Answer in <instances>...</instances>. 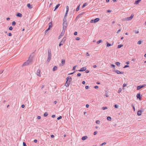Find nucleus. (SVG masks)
Segmentation results:
<instances>
[{
	"mask_svg": "<svg viewBox=\"0 0 146 146\" xmlns=\"http://www.w3.org/2000/svg\"><path fill=\"white\" fill-rule=\"evenodd\" d=\"M34 56V55L33 54L31 55L29 57V60L23 64L22 66H27L32 63L33 62L32 58Z\"/></svg>",
	"mask_w": 146,
	"mask_h": 146,
	"instance_id": "obj_1",
	"label": "nucleus"
},
{
	"mask_svg": "<svg viewBox=\"0 0 146 146\" xmlns=\"http://www.w3.org/2000/svg\"><path fill=\"white\" fill-rule=\"evenodd\" d=\"M34 56V55L33 54L31 55L29 57V60L23 64L22 66H27L32 63L33 62L32 58Z\"/></svg>",
	"mask_w": 146,
	"mask_h": 146,
	"instance_id": "obj_2",
	"label": "nucleus"
},
{
	"mask_svg": "<svg viewBox=\"0 0 146 146\" xmlns=\"http://www.w3.org/2000/svg\"><path fill=\"white\" fill-rule=\"evenodd\" d=\"M63 29L62 32V34L64 33L66 29L67 26V21L66 19H63Z\"/></svg>",
	"mask_w": 146,
	"mask_h": 146,
	"instance_id": "obj_3",
	"label": "nucleus"
},
{
	"mask_svg": "<svg viewBox=\"0 0 146 146\" xmlns=\"http://www.w3.org/2000/svg\"><path fill=\"white\" fill-rule=\"evenodd\" d=\"M48 56L47 61L48 62H49L51 59L52 56L51 51L50 50H48Z\"/></svg>",
	"mask_w": 146,
	"mask_h": 146,
	"instance_id": "obj_4",
	"label": "nucleus"
},
{
	"mask_svg": "<svg viewBox=\"0 0 146 146\" xmlns=\"http://www.w3.org/2000/svg\"><path fill=\"white\" fill-rule=\"evenodd\" d=\"M134 15L133 14H131V16L129 17H127L126 18V19L127 21L131 20L133 17Z\"/></svg>",
	"mask_w": 146,
	"mask_h": 146,
	"instance_id": "obj_5",
	"label": "nucleus"
},
{
	"mask_svg": "<svg viewBox=\"0 0 146 146\" xmlns=\"http://www.w3.org/2000/svg\"><path fill=\"white\" fill-rule=\"evenodd\" d=\"M40 69H38L37 70V71L36 72V74L38 76L40 77L41 76L40 75Z\"/></svg>",
	"mask_w": 146,
	"mask_h": 146,
	"instance_id": "obj_6",
	"label": "nucleus"
},
{
	"mask_svg": "<svg viewBox=\"0 0 146 146\" xmlns=\"http://www.w3.org/2000/svg\"><path fill=\"white\" fill-rule=\"evenodd\" d=\"M145 86H146L145 84H143L142 85H140V86H137V90H139L142 88L143 87H145Z\"/></svg>",
	"mask_w": 146,
	"mask_h": 146,
	"instance_id": "obj_7",
	"label": "nucleus"
},
{
	"mask_svg": "<svg viewBox=\"0 0 146 146\" xmlns=\"http://www.w3.org/2000/svg\"><path fill=\"white\" fill-rule=\"evenodd\" d=\"M86 67H84L81 68L80 70H78V71H83L86 70Z\"/></svg>",
	"mask_w": 146,
	"mask_h": 146,
	"instance_id": "obj_8",
	"label": "nucleus"
},
{
	"mask_svg": "<svg viewBox=\"0 0 146 146\" xmlns=\"http://www.w3.org/2000/svg\"><path fill=\"white\" fill-rule=\"evenodd\" d=\"M114 72H115L117 74H123L124 73L123 72H120L118 70H114Z\"/></svg>",
	"mask_w": 146,
	"mask_h": 146,
	"instance_id": "obj_9",
	"label": "nucleus"
},
{
	"mask_svg": "<svg viewBox=\"0 0 146 146\" xmlns=\"http://www.w3.org/2000/svg\"><path fill=\"white\" fill-rule=\"evenodd\" d=\"M143 111L142 110H139L138 111L137 113V115L138 116H140L141 115V113L143 112Z\"/></svg>",
	"mask_w": 146,
	"mask_h": 146,
	"instance_id": "obj_10",
	"label": "nucleus"
},
{
	"mask_svg": "<svg viewBox=\"0 0 146 146\" xmlns=\"http://www.w3.org/2000/svg\"><path fill=\"white\" fill-rule=\"evenodd\" d=\"M70 84V82L68 81H66V83L65 84V86L67 87L69 86V85Z\"/></svg>",
	"mask_w": 146,
	"mask_h": 146,
	"instance_id": "obj_11",
	"label": "nucleus"
},
{
	"mask_svg": "<svg viewBox=\"0 0 146 146\" xmlns=\"http://www.w3.org/2000/svg\"><path fill=\"white\" fill-rule=\"evenodd\" d=\"M27 6L29 9H31L32 8V5H31L29 3L27 5Z\"/></svg>",
	"mask_w": 146,
	"mask_h": 146,
	"instance_id": "obj_12",
	"label": "nucleus"
},
{
	"mask_svg": "<svg viewBox=\"0 0 146 146\" xmlns=\"http://www.w3.org/2000/svg\"><path fill=\"white\" fill-rule=\"evenodd\" d=\"M88 138L87 136H84L82 137V140H85Z\"/></svg>",
	"mask_w": 146,
	"mask_h": 146,
	"instance_id": "obj_13",
	"label": "nucleus"
},
{
	"mask_svg": "<svg viewBox=\"0 0 146 146\" xmlns=\"http://www.w3.org/2000/svg\"><path fill=\"white\" fill-rule=\"evenodd\" d=\"M65 60L62 59L61 60V63L62 64V66H63L64 65V64L65 63Z\"/></svg>",
	"mask_w": 146,
	"mask_h": 146,
	"instance_id": "obj_14",
	"label": "nucleus"
},
{
	"mask_svg": "<svg viewBox=\"0 0 146 146\" xmlns=\"http://www.w3.org/2000/svg\"><path fill=\"white\" fill-rule=\"evenodd\" d=\"M100 20V19L98 18H96L94 19V23H96L97 22H98Z\"/></svg>",
	"mask_w": 146,
	"mask_h": 146,
	"instance_id": "obj_15",
	"label": "nucleus"
},
{
	"mask_svg": "<svg viewBox=\"0 0 146 146\" xmlns=\"http://www.w3.org/2000/svg\"><path fill=\"white\" fill-rule=\"evenodd\" d=\"M136 96H137V98L139 99L140 100H141L140 94H139V93L137 94V95Z\"/></svg>",
	"mask_w": 146,
	"mask_h": 146,
	"instance_id": "obj_16",
	"label": "nucleus"
},
{
	"mask_svg": "<svg viewBox=\"0 0 146 146\" xmlns=\"http://www.w3.org/2000/svg\"><path fill=\"white\" fill-rule=\"evenodd\" d=\"M16 16L18 17H21L22 15L21 14L19 13L16 15Z\"/></svg>",
	"mask_w": 146,
	"mask_h": 146,
	"instance_id": "obj_17",
	"label": "nucleus"
},
{
	"mask_svg": "<svg viewBox=\"0 0 146 146\" xmlns=\"http://www.w3.org/2000/svg\"><path fill=\"white\" fill-rule=\"evenodd\" d=\"M57 68L56 66H54L52 70L53 71L56 70H57Z\"/></svg>",
	"mask_w": 146,
	"mask_h": 146,
	"instance_id": "obj_18",
	"label": "nucleus"
},
{
	"mask_svg": "<svg viewBox=\"0 0 146 146\" xmlns=\"http://www.w3.org/2000/svg\"><path fill=\"white\" fill-rule=\"evenodd\" d=\"M60 5V4H58L57 5L55 8L54 9V11H55L56 9L58 7H59V6Z\"/></svg>",
	"mask_w": 146,
	"mask_h": 146,
	"instance_id": "obj_19",
	"label": "nucleus"
},
{
	"mask_svg": "<svg viewBox=\"0 0 146 146\" xmlns=\"http://www.w3.org/2000/svg\"><path fill=\"white\" fill-rule=\"evenodd\" d=\"M141 1V0H137V1H136L135 2V4H138Z\"/></svg>",
	"mask_w": 146,
	"mask_h": 146,
	"instance_id": "obj_20",
	"label": "nucleus"
},
{
	"mask_svg": "<svg viewBox=\"0 0 146 146\" xmlns=\"http://www.w3.org/2000/svg\"><path fill=\"white\" fill-rule=\"evenodd\" d=\"M66 40V38L65 37L63 38L62 39V40L61 41V42H62L63 43H64L65 41Z\"/></svg>",
	"mask_w": 146,
	"mask_h": 146,
	"instance_id": "obj_21",
	"label": "nucleus"
},
{
	"mask_svg": "<svg viewBox=\"0 0 146 146\" xmlns=\"http://www.w3.org/2000/svg\"><path fill=\"white\" fill-rule=\"evenodd\" d=\"M111 45H112L111 44H110L108 42H107V47L110 46H111Z\"/></svg>",
	"mask_w": 146,
	"mask_h": 146,
	"instance_id": "obj_22",
	"label": "nucleus"
},
{
	"mask_svg": "<svg viewBox=\"0 0 146 146\" xmlns=\"http://www.w3.org/2000/svg\"><path fill=\"white\" fill-rule=\"evenodd\" d=\"M107 119L108 120L110 121H111V117L109 116L107 117Z\"/></svg>",
	"mask_w": 146,
	"mask_h": 146,
	"instance_id": "obj_23",
	"label": "nucleus"
},
{
	"mask_svg": "<svg viewBox=\"0 0 146 146\" xmlns=\"http://www.w3.org/2000/svg\"><path fill=\"white\" fill-rule=\"evenodd\" d=\"M64 33H63L62 34V33H61V34L58 37L59 39L60 38H61V37H62V36H63V35Z\"/></svg>",
	"mask_w": 146,
	"mask_h": 146,
	"instance_id": "obj_24",
	"label": "nucleus"
},
{
	"mask_svg": "<svg viewBox=\"0 0 146 146\" xmlns=\"http://www.w3.org/2000/svg\"><path fill=\"white\" fill-rule=\"evenodd\" d=\"M123 46V45L122 44H119V45L118 46V48H121V47Z\"/></svg>",
	"mask_w": 146,
	"mask_h": 146,
	"instance_id": "obj_25",
	"label": "nucleus"
},
{
	"mask_svg": "<svg viewBox=\"0 0 146 146\" xmlns=\"http://www.w3.org/2000/svg\"><path fill=\"white\" fill-rule=\"evenodd\" d=\"M48 115V113L47 112H46L44 114V117H46Z\"/></svg>",
	"mask_w": 146,
	"mask_h": 146,
	"instance_id": "obj_26",
	"label": "nucleus"
},
{
	"mask_svg": "<svg viewBox=\"0 0 146 146\" xmlns=\"http://www.w3.org/2000/svg\"><path fill=\"white\" fill-rule=\"evenodd\" d=\"M115 64L117 66H119V65L120 64V63L119 62H116Z\"/></svg>",
	"mask_w": 146,
	"mask_h": 146,
	"instance_id": "obj_27",
	"label": "nucleus"
},
{
	"mask_svg": "<svg viewBox=\"0 0 146 146\" xmlns=\"http://www.w3.org/2000/svg\"><path fill=\"white\" fill-rule=\"evenodd\" d=\"M102 42V40H100L97 42V43L98 44H99V43H101Z\"/></svg>",
	"mask_w": 146,
	"mask_h": 146,
	"instance_id": "obj_28",
	"label": "nucleus"
},
{
	"mask_svg": "<svg viewBox=\"0 0 146 146\" xmlns=\"http://www.w3.org/2000/svg\"><path fill=\"white\" fill-rule=\"evenodd\" d=\"M68 11H66V13L64 16V19H65L66 17L67 16V15L68 13Z\"/></svg>",
	"mask_w": 146,
	"mask_h": 146,
	"instance_id": "obj_29",
	"label": "nucleus"
},
{
	"mask_svg": "<svg viewBox=\"0 0 146 146\" xmlns=\"http://www.w3.org/2000/svg\"><path fill=\"white\" fill-rule=\"evenodd\" d=\"M87 5V4L86 3H84L82 6V8H83L85 6Z\"/></svg>",
	"mask_w": 146,
	"mask_h": 146,
	"instance_id": "obj_30",
	"label": "nucleus"
},
{
	"mask_svg": "<svg viewBox=\"0 0 146 146\" xmlns=\"http://www.w3.org/2000/svg\"><path fill=\"white\" fill-rule=\"evenodd\" d=\"M108 108L107 107H103L102 108V109L103 110H105L106 109H107Z\"/></svg>",
	"mask_w": 146,
	"mask_h": 146,
	"instance_id": "obj_31",
	"label": "nucleus"
},
{
	"mask_svg": "<svg viewBox=\"0 0 146 146\" xmlns=\"http://www.w3.org/2000/svg\"><path fill=\"white\" fill-rule=\"evenodd\" d=\"M13 25L14 26L16 25V22L15 21H13L12 23Z\"/></svg>",
	"mask_w": 146,
	"mask_h": 146,
	"instance_id": "obj_32",
	"label": "nucleus"
},
{
	"mask_svg": "<svg viewBox=\"0 0 146 146\" xmlns=\"http://www.w3.org/2000/svg\"><path fill=\"white\" fill-rule=\"evenodd\" d=\"M80 5H79L77 8L76 9V11H78L79 10V8H80Z\"/></svg>",
	"mask_w": 146,
	"mask_h": 146,
	"instance_id": "obj_33",
	"label": "nucleus"
},
{
	"mask_svg": "<svg viewBox=\"0 0 146 146\" xmlns=\"http://www.w3.org/2000/svg\"><path fill=\"white\" fill-rule=\"evenodd\" d=\"M72 80V78L70 77H69V80H68V82H70Z\"/></svg>",
	"mask_w": 146,
	"mask_h": 146,
	"instance_id": "obj_34",
	"label": "nucleus"
},
{
	"mask_svg": "<svg viewBox=\"0 0 146 146\" xmlns=\"http://www.w3.org/2000/svg\"><path fill=\"white\" fill-rule=\"evenodd\" d=\"M121 88H119V89L118 92V93H120L121 92Z\"/></svg>",
	"mask_w": 146,
	"mask_h": 146,
	"instance_id": "obj_35",
	"label": "nucleus"
},
{
	"mask_svg": "<svg viewBox=\"0 0 146 146\" xmlns=\"http://www.w3.org/2000/svg\"><path fill=\"white\" fill-rule=\"evenodd\" d=\"M106 144V142H104L103 143H102V144H101L100 145V146H103V145H105Z\"/></svg>",
	"mask_w": 146,
	"mask_h": 146,
	"instance_id": "obj_36",
	"label": "nucleus"
},
{
	"mask_svg": "<svg viewBox=\"0 0 146 146\" xmlns=\"http://www.w3.org/2000/svg\"><path fill=\"white\" fill-rule=\"evenodd\" d=\"M96 123L97 124H99L100 123V121L98 120L96 121Z\"/></svg>",
	"mask_w": 146,
	"mask_h": 146,
	"instance_id": "obj_37",
	"label": "nucleus"
},
{
	"mask_svg": "<svg viewBox=\"0 0 146 146\" xmlns=\"http://www.w3.org/2000/svg\"><path fill=\"white\" fill-rule=\"evenodd\" d=\"M141 41L140 40L139 41L137 42V44H141Z\"/></svg>",
	"mask_w": 146,
	"mask_h": 146,
	"instance_id": "obj_38",
	"label": "nucleus"
},
{
	"mask_svg": "<svg viewBox=\"0 0 146 146\" xmlns=\"http://www.w3.org/2000/svg\"><path fill=\"white\" fill-rule=\"evenodd\" d=\"M64 43H63L62 42H61V41L60 42L59 44V46H60L61 45L63 44Z\"/></svg>",
	"mask_w": 146,
	"mask_h": 146,
	"instance_id": "obj_39",
	"label": "nucleus"
},
{
	"mask_svg": "<svg viewBox=\"0 0 146 146\" xmlns=\"http://www.w3.org/2000/svg\"><path fill=\"white\" fill-rule=\"evenodd\" d=\"M121 28L117 32V34L119 33L121 31Z\"/></svg>",
	"mask_w": 146,
	"mask_h": 146,
	"instance_id": "obj_40",
	"label": "nucleus"
},
{
	"mask_svg": "<svg viewBox=\"0 0 146 146\" xmlns=\"http://www.w3.org/2000/svg\"><path fill=\"white\" fill-rule=\"evenodd\" d=\"M131 106L132 107L134 111H135V109L134 106L133 105V104H131Z\"/></svg>",
	"mask_w": 146,
	"mask_h": 146,
	"instance_id": "obj_41",
	"label": "nucleus"
},
{
	"mask_svg": "<svg viewBox=\"0 0 146 146\" xmlns=\"http://www.w3.org/2000/svg\"><path fill=\"white\" fill-rule=\"evenodd\" d=\"M77 66H74L72 70H75L76 69V67Z\"/></svg>",
	"mask_w": 146,
	"mask_h": 146,
	"instance_id": "obj_42",
	"label": "nucleus"
},
{
	"mask_svg": "<svg viewBox=\"0 0 146 146\" xmlns=\"http://www.w3.org/2000/svg\"><path fill=\"white\" fill-rule=\"evenodd\" d=\"M23 146H27L26 145V143L25 142H23Z\"/></svg>",
	"mask_w": 146,
	"mask_h": 146,
	"instance_id": "obj_43",
	"label": "nucleus"
},
{
	"mask_svg": "<svg viewBox=\"0 0 146 146\" xmlns=\"http://www.w3.org/2000/svg\"><path fill=\"white\" fill-rule=\"evenodd\" d=\"M114 107L115 108H117L118 107V106L117 104H115L114 105Z\"/></svg>",
	"mask_w": 146,
	"mask_h": 146,
	"instance_id": "obj_44",
	"label": "nucleus"
},
{
	"mask_svg": "<svg viewBox=\"0 0 146 146\" xmlns=\"http://www.w3.org/2000/svg\"><path fill=\"white\" fill-rule=\"evenodd\" d=\"M62 118V117L61 116H60L58 117L57 118L58 120H59L60 119H61Z\"/></svg>",
	"mask_w": 146,
	"mask_h": 146,
	"instance_id": "obj_45",
	"label": "nucleus"
},
{
	"mask_svg": "<svg viewBox=\"0 0 146 146\" xmlns=\"http://www.w3.org/2000/svg\"><path fill=\"white\" fill-rule=\"evenodd\" d=\"M66 11H69V7L67 6L66 7Z\"/></svg>",
	"mask_w": 146,
	"mask_h": 146,
	"instance_id": "obj_46",
	"label": "nucleus"
},
{
	"mask_svg": "<svg viewBox=\"0 0 146 146\" xmlns=\"http://www.w3.org/2000/svg\"><path fill=\"white\" fill-rule=\"evenodd\" d=\"M49 30H50V29H49L48 28L46 30H45V33H46Z\"/></svg>",
	"mask_w": 146,
	"mask_h": 146,
	"instance_id": "obj_47",
	"label": "nucleus"
},
{
	"mask_svg": "<svg viewBox=\"0 0 146 146\" xmlns=\"http://www.w3.org/2000/svg\"><path fill=\"white\" fill-rule=\"evenodd\" d=\"M9 29L10 30H12L13 29V27H10L9 28Z\"/></svg>",
	"mask_w": 146,
	"mask_h": 146,
	"instance_id": "obj_48",
	"label": "nucleus"
},
{
	"mask_svg": "<svg viewBox=\"0 0 146 146\" xmlns=\"http://www.w3.org/2000/svg\"><path fill=\"white\" fill-rule=\"evenodd\" d=\"M81 75V74L80 73H79L77 74V76L78 77L80 76Z\"/></svg>",
	"mask_w": 146,
	"mask_h": 146,
	"instance_id": "obj_49",
	"label": "nucleus"
},
{
	"mask_svg": "<svg viewBox=\"0 0 146 146\" xmlns=\"http://www.w3.org/2000/svg\"><path fill=\"white\" fill-rule=\"evenodd\" d=\"M129 67V66H128V65H125L124 67V68H127V67Z\"/></svg>",
	"mask_w": 146,
	"mask_h": 146,
	"instance_id": "obj_50",
	"label": "nucleus"
},
{
	"mask_svg": "<svg viewBox=\"0 0 146 146\" xmlns=\"http://www.w3.org/2000/svg\"><path fill=\"white\" fill-rule=\"evenodd\" d=\"M85 88L86 89H88L89 88V86H85Z\"/></svg>",
	"mask_w": 146,
	"mask_h": 146,
	"instance_id": "obj_51",
	"label": "nucleus"
},
{
	"mask_svg": "<svg viewBox=\"0 0 146 146\" xmlns=\"http://www.w3.org/2000/svg\"><path fill=\"white\" fill-rule=\"evenodd\" d=\"M8 35L9 36H11L12 35V34L11 33H9Z\"/></svg>",
	"mask_w": 146,
	"mask_h": 146,
	"instance_id": "obj_52",
	"label": "nucleus"
},
{
	"mask_svg": "<svg viewBox=\"0 0 146 146\" xmlns=\"http://www.w3.org/2000/svg\"><path fill=\"white\" fill-rule=\"evenodd\" d=\"M111 66L112 67L114 68H115V66L113 64H111Z\"/></svg>",
	"mask_w": 146,
	"mask_h": 146,
	"instance_id": "obj_53",
	"label": "nucleus"
},
{
	"mask_svg": "<svg viewBox=\"0 0 146 146\" xmlns=\"http://www.w3.org/2000/svg\"><path fill=\"white\" fill-rule=\"evenodd\" d=\"M135 32L136 33H139V31L137 30H135Z\"/></svg>",
	"mask_w": 146,
	"mask_h": 146,
	"instance_id": "obj_54",
	"label": "nucleus"
},
{
	"mask_svg": "<svg viewBox=\"0 0 146 146\" xmlns=\"http://www.w3.org/2000/svg\"><path fill=\"white\" fill-rule=\"evenodd\" d=\"M94 87L96 89H97L98 88V86H95Z\"/></svg>",
	"mask_w": 146,
	"mask_h": 146,
	"instance_id": "obj_55",
	"label": "nucleus"
},
{
	"mask_svg": "<svg viewBox=\"0 0 146 146\" xmlns=\"http://www.w3.org/2000/svg\"><path fill=\"white\" fill-rule=\"evenodd\" d=\"M41 118V117L40 116H38L37 117V118L38 119H40Z\"/></svg>",
	"mask_w": 146,
	"mask_h": 146,
	"instance_id": "obj_56",
	"label": "nucleus"
},
{
	"mask_svg": "<svg viewBox=\"0 0 146 146\" xmlns=\"http://www.w3.org/2000/svg\"><path fill=\"white\" fill-rule=\"evenodd\" d=\"M80 38L79 37H77L76 38V40H80Z\"/></svg>",
	"mask_w": 146,
	"mask_h": 146,
	"instance_id": "obj_57",
	"label": "nucleus"
},
{
	"mask_svg": "<svg viewBox=\"0 0 146 146\" xmlns=\"http://www.w3.org/2000/svg\"><path fill=\"white\" fill-rule=\"evenodd\" d=\"M97 133V131H95L94 133V135H96V134Z\"/></svg>",
	"mask_w": 146,
	"mask_h": 146,
	"instance_id": "obj_58",
	"label": "nucleus"
},
{
	"mask_svg": "<svg viewBox=\"0 0 146 146\" xmlns=\"http://www.w3.org/2000/svg\"><path fill=\"white\" fill-rule=\"evenodd\" d=\"M69 77H67L66 78V81H68V80H69Z\"/></svg>",
	"mask_w": 146,
	"mask_h": 146,
	"instance_id": "obj_59",
	"label": "nucleus"
},
{
	"mask_svg": "<svg viewBox=\"0 0 146 146\" xmlns=\"http://www.w3.org/2000/svg\"><path fill=\"white\" fill-rule=\"evenodd\" d=\"M77 34V32H75L74 33V35H76Z\"/></svg>",
	"mask_w": 146,
	"mask_h": 146,
	"instance_id": "obj_60",
	"label": "nucleus"
},
{
	"mask_svg": "<svg viewBox=\"0 0 146 146\" xmlns=\"http://www.w3.org/2000/svg\"><path fill=\"white\" fill-rule=\"evenodd\" d=\"M51 117L52 118H54L55 117V115H52Z\"/></svg>",
	"mask_w": 146,
	"mask_h": 146,
	"instance_id": "obj_61",
	"label": "nucleus"
},
{
	"mask_svg": "<svg viewBox=\"0 0 146 146\" xmlns=\"http://www.w3.org/2000/svg\"><path fill=\"white\" fill-rule=\"evenodd\" d=\"M125 63L126 64H127V65L129 64V62H126Z\"/></svg>",
	"mask_w": 146,
	"mask_h": 146,
	"instance_id": "obj_62",
	"label": "nucleus"
},
{
	"mask_svg": "<svg viewBox=\"0 0 146 146\" xmlns=\"http://www.w3.org/2000/svg\"><path fill=\"white\" fill-rule=\"evenodd\" d=\"M86 73H88L89 72V71L88 70H86Z\"/></svg>",
	"mask_w": 146,
	"mask_h": 146,
	"instance_id": "obj_63",
	"label": "nucleus"
},
{
	"mask_svg": "<svg viewBox=\"0 0 146 146\" xmlns=\"http://www.w3.org/2000/svg\"><path fill=\"white\" fill-rule=\"evenodd\" d=\"M86 83V82L85 81H83L82 82V84H85Z\"/></svg>",
	"mask_w": 146,
	"mask_h": 146,
	"instance_id": "obj_64",
	"label": "nucleus"
}]
</instances>
